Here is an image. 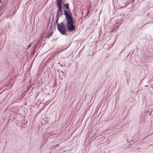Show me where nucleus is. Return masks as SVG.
<instances>
[{"label":"nucleus","mask_w":153,"mask_h":153,"mask_svg":"<svg viewBox=\"0 0 153 153\" xmlns=\"http://www.w3.org/2000/svg\"><path fill=\"white\" fill-rule=\"evenodd\" d=\"M0 2H1V0H0Z\"/></svg>","instance_id":"obj_7"},{"label":"nucleus","mask_w":153,"mask_h":153,"mask_svg":"<svg viewBox=\"0 0 153 153\" xmlns=\"http://www.w3.org/2000/svg\"><path fill=\"white\" fill-rule=\"evenodd\" d=\"M58 7V8H59V9H58V12H57V13L58 14H59V11H60V12H61V5H57Z\"/></svg>","instance_id":"obj_3"},{"label":"nucleus","mask_w":153,"mask_h":153,"mask_svg":"<svg viewBox=\"0 0 153 153\" xmlns=\"http://www.w3.org/2000/svg\"><path fill=\"white\" fill-rule=\"evenodd\" d=\"M64 6L67 9L69 8V4H64Z\"/></svg>","instance_id":"obj_4"},{"label":"nucleus","mask_w":153,"mask_h":153,"mask_svg":"<svg viewBox=\"0 0 153 153\" xmlns=\"http://www.w3.org/2000/svg\"><path fill=\"white\" fill-rule=\"evenodd\" d=\"M64 12L67 21L66 26L63 22L57 24L58 29L63 35L65 34L66 33V27L70 31H73L75 29V27L73 24V21L71 13L66 10H64Z\"/></svg>","instance_id":"obj_1"},{"label":"nucleus","mask_w":153,"mask_h":153,"mask_svg":"<svg viewBox=\"0 0 153 153\" xmlns=\"http://www.w3.org/2000/svg\"><path fill=\"white\" fill-rule=\"evenodd\" d=\"M62 0H57V5H61Z\"/></svg>","instance_id":"obj_2"},{"label":"nucleus","mask_w":153,"mask_h":153,"mask_svg":"<svg viewBox=\"0 0 153 153\" xmlns=\"http://www.w3.org/2000/svg\"><path fill=\"white\" fill-rule=\"evenodd\" d=\"M31 44H30L27 47V48H26L27 49H28L29 48H30L31 47Z\"/></svg>","instance_id":"obj_6"},{"label":"nucleus","mask_w":153,"mask_h":153,"mask_svg":"<svg viewBox=\"0 0 153 153\" xmlns=\"http://www.w3.org/2000/svg\"><path fill=\"white\" fill-rule=\"evenodd\" d=\"M53 32L50 33L48 36V38H50V36L52 35Z\"/></svg>","instance_id":"obj_5"}]
</instances>
